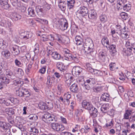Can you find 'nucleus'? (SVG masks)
<instances>
[{
	"label": "nucleus",
	"instance_id": "nucleus-1",
	"mask_svg": "<svg viewBox=\"0 0 135 135\" xmlns=\"http://www.w3.org/2000/svg\"><path fill=\"white\" fill-rule=\"evenodd\" d=\"M85 49V53L91 55L92 57L95 56L96 51L94 49V44L92 40L90 38L85 40V44L83 45Z\"/></svg>",
	"mask_w": 135,
	"mask_h": 135
},
{
	"label": "nucleus",
	"instance_id": "nucleus-2",
	"mask_svg": "<svg viewBox=\"0 0 135 135\" xmlns=\"http://www.w3.org/2000/svg\"><path fill=\"white\" fill-rule=\"evenodd\" d=\"M82 107L88 111H91V113H90L91 116H96L97 114V109L93 107L91 102L87 100H84L82 103Z\"/></svg>",
	"mask_w": 135,
	"mask_h": 135
},
{
	"label": "nucleus",
	"instance_id": "nucleus-3",
	"mask_svg": "<svg viewBox=\"0 0 135 135\" xmlns=\"http://www.w3.org/2000/svg\"><path fill=\"white\" fill-rule=\"evenodd\" d=\"M51 126L53 129L57 132L62 131L65 129L63 125L58 123H52Z\"/></svg>",
	"mask_w": 135,
	"mask_h": 135
},
{
	"label": "nucleus",
	"instance_id": "nucleus-4",
	"mask_svg": "<svg viewBox=\"0 0 135 135\" xmlns=\"http://www.w3.org/2000/svg\"><path fill=\"white\" fill-rule=\"evenodd\" d=\"M42 120L46 123H52V122L56 121V120L54 116L48 114H44L42 117ZM53 122H52L53 123Z\"/></svg>",
	"mask_w": 135,
	"mask_h": 135
},
{
	"label": "nucleus",
	"instance_id": "nucleus-5",
	"mask_svg": "<svg viewBox=\"0 0 135 135\" xmlns=\"http://www.w3.org/2000/svg\"><path fill=\"white\" fill-rule=\"evenodd\" d=\"M59 28L62 31H64L67 28L68 23L66 19H62L59 22Z\"/></svg>",
	"mask_w": 135,
	"mask_h": 135
},
{
	"label": "nucleus",
	"instance_id": "nucleus-6",
	"mask_svg": "<svg viewBox=\"0 0 135 135\" xmlns=\"http://www.w3.org/2000/svg\"><path fill=\"white\" fill-rule=\"evenodd\" d=\"M88 11L87 8L85 7H80L79 9L76 12V15H79L80 16L84 17L87 15Z\"/></svg>",
	"mask_w": 135,
	"mask_h": 135
},
{
	"label": "nucleus",
	"instance_id": "nucleus-7",
	"mask_svg": "<svg viewBox=\"0 0 135 135\" xmlns=\"http://www.w3.org/2000/svg\"><path fill=\"white\" fill-rule=\"evenodd\" d=\"M0 25L6 27H10L12 26V24L10 20L7 18L2 19L0 21Z\"/></svg>",
	"mask_w": 135,
	"mask_h": 135
},
{
	"label": "nucleus",
	"instance_id": "nucleus-8",
	"mask_svg": "<svg viewBox=\"0 0 135 135\" xmlns=\"http://www.w3.org/2000/svg\"><path fill=\"white\" fill-rule=\"evenodd\" d=\"M64 56L65 58L64 59L68 61H71L73 60L76 62H78V60L76 55H73L70 52L66 54Z\"/></svg>",
	"mask_w": 135,
	"mask_h": 135
},
{
	"label": "nucleus",
	"instance_id": "nucleus-9",
	"mask_svg": "<svg viewBox=\"0 0 135 135\" xmlns=\"http://www.w3.org/2000/svg\"><path fill=\"white\" fill-rule=\"evenodd\" d=\"M67 3V0H60L58 6L62 11H64L66 9Z\"/></svg>",
	"mask_w": 135,
	"mask_h": 135
},
{
	"label": "nucleus",
	"instance_id": "nucleus-10",
	"mask_svg": "<svg viewBox=\"0 0 135 135\" xmlns=\"http://www.w3.org/2000/svg\"><path fill=\"white\" fill-rule=\"evenodd\" d=\"M5 74L6 76L12 79H15L16 77L15 74L10 69H7L5 70Z\"/></svg>",
	"mask_w": 135,
	"mask_h": 135
},
{
	"label": "nucleus",
	"instance_id": "nucleus-11",
	"mask_svg": "<svg viewBox=\"0 0 135 135\" xmlns=\"http://www.w3.org/2000/svg\"><path fill=\"white\" fill-rule=\"evenodd\" d=\"M83 69L80 67L78 66L74 67L72 70V73L76 75H79L82 72Z\"/></svg>",
	"mask_w": 135,
	"mask_h": 135
},
{
	"label": "nucleus",
	"instance_id": "nucleus-12",
	"mask_svg": "<svg viewBox=\"0 0 135 135\" xmlns=\"http://www.w3.org/2000/svg\"><path fill=\"white\" fill-rule=\"evenodd\" d=\"M9 124H7L4 122L0 121V127L3 129V131H7L10 132V130L9 128Z\"/></svg>",
	"mask_w": 135,
	"mask_h": 135
},
{
	"label": "nucleus",
	"instance_id": "nucleus-13",
	"mask_svg": "<svg viewBox=\"0 0 135 135\" xmlns=\"http://www.w3.org/2000/svg\"><path fill=\"white\" fill-rule=\"evenodd\" d=\"M107 52L105 50H103L99 53V59L102 62H104L107 56Z\"/></svg>",
	"mask_w": 135,
	"mask_h": 135
},
{
	"label": "nucleus",
	"instance_id": "nucleus-14",
	"mask_svg": "<svg viewBox=\"0 0 135 135\" xmlns=\"http://www.w3.org/2000/svg\"><path fill=\"white\" fill-rule=\"evenodd\" d=\"M8 0H0V4L3 8L7 9L10 7V4L8 3Z\"/></svg>",
	"mask_w": 135,
	"mask_h": 135
},
{
	"label": "nucleus",
	"instance_id": "nucleus-15",
	"mask_svg": "<svg viewBox=\"0 0 135 135\" xmlns=\"http://www.w3.org/2000/svg\"><path fill=\"white\" fill-rule=\"evenodd\" d=\"M67 8L69 10H73L75 3V0H67Z\"/></svg>",
	"mask_w": 135,
	"mask_h": 135
},
{
	"label": "nucleus",
	"instance_id": "nucleus-16",
	"mask_svg": "<svg viewBox=\"0 0 135 135\" xmlns=\"http://www.w3.org/2000/svg\"><path fill=\"white\" fill-rule=\"evenodd\" d=\"M36 10L37 15L39 16L42 15L45 12L43 7L39 6H36Z\"/></svg>",
	"mask_w": 135,
	"mask_h": 135
},
{
	"label": "nucleus",
	"instance_id": "nucleus-17",
	"mask_svg": "<svg viewBox=\"0 0 135 135\" xmlns=\"http://www.w3.org/2000/svg\"><path fill=\"white\" fill-rule=\"evenodd\" d=\"M38 35L39 36H41V40L44 42L48 41L49 38L50 37L52 38L51 39V40H54V37L52 36L51 35L48 36L45 34H43L41 36L40 35L38 34Z\"/></svg>",
	"mask_w": 135,
	"mask_h": 135
},
{
	"label": "nucleus",
	"instance_id": "nucleus-18",
	"mask_svg": "<svg viewBox=\"0 0 135 135\" xmlns=\"http://www.w3.org/2000/svg\"><path fill=\"white\" fill-rule=\"evenodd\" d=\"M57 68L61 71H64L66 70V68L64 64L61 62H59L56 65Z\"/></svg>",
	"mask_w": 135,
	"mask_h": 135
},
{
	"label": "nucleus",
	"instance_id": "nucleus-19",
	"mask_svg": "<svg viewBox=\"0 0 135 135\" xmlns=\"http://www.w3.org/2000/svg\"><path fill=\"white\" fill-rule=\"evenodd\" d=\"M75 40L76 41V44L77 45H83L84 44L83 39L80 36H76Z\"/></svg>",
	"mask_w": 135,
	"mask_h": 135
},
{
	"label": "nucleus",
	"instance_id": "nucleus-20",
	"mask_svg": "<svg viewBox=\"0 0 135 135\" xmlns=\"http://www.w3.org/2000/svg\"><path fill=\"white\" fill-rule=\"evenodd\" d=\"M12 53L14 55H17L20 53V50L19 47L17 45H14L12 47L11 50Z\"/></svg>",
	"mask_w": 135,
	"mask_h": 135
},
{
	"label": "nucleus",
	"instance_id": "nucleus-21",
	"mask_svg": "<svg viewBox=\"0 0 135 135\" xmlns=\"http://www.w3.org/2000/svg\"><path fill=\"white\" fill-rule=\"evenodd\" d=\"M131 5L128 3H126L122 7H118V10H120L123 9V10L126 12H127L129 11L131 9Z\"/></svg>",
	"mask_w": 135,
	"mask_h": 135
},
{
	"label": "nucleus",
	"instance_id": "nucleus-22",
	"mask_svg": "<svg viewBox=\"0 0 135 135\" xmlns=\"http://www.w3.org/2000/svg\"><path fill=\"white\" fill-rule=\"evenodd\" d=\"M1 54L6 59L10 58L11 56V53L8 50H5L2 51Z\"/></svg>",
	"mask_w": 135,
	"mask_h": 135
},
{
	"label": "nucleus",
	"instance_id": "nucleus-23",
	"mask_svg": "<svg viewBox=\"0 0 135 135\" xmlns=\"http://www.w3.org/2000/svg\"><path fill=\"white\" fill-rule=\"evenodd\" d=\"M110 99V96L107 93H104L102 95L101 97L102 100L104 101L108 102Z\"/></svg>",
	"mask_w": 135,
	"mask_h": 135
},
{
	"label": "nucleus",
	"instance_id": "nucleus-24",
	"mask_svg": "<svg viewBox=\"0 0 135 135\" xmlns=\"http://www.w3.org/2000/svg\"><path fill=\"white\" fill-rule=\"evenodd\" d=\"M109 104H104L101 108V110L103 113L108 112L109 109Z\"/></svg>",
	"mask_w": 135,
	"mask_h": 135
},
{
	"label": "nucleus",
	"instance_id": "nucleus-25",
	"mask_svg": "<svg viewBox=\"0 0 135 135\" xmlns=\"http://www.w3.org/2000/svg\"><path fill=\"white\" fill-rule=\"evenodd\" d=\"M88 14V17L91 19L95 18L97 16L96 12L94 10H91L90 12Z\"/></svg>",
	"mask_w": 135,
	"mask_h": 135
},
{
	"label": "nucleus",
	"instance_id": "nucleus-26",
	"mask_svg": "<svg viewBox=\"0 0 135 135\" xmlns=\"http://www.w3.org/2000/svg\"><path fill=\"white\" fill-rule=\"evenodd\" d=\"M5 74L3 76H2L0 78V80L4 84H8L10 82V80L5 77Z\"/></svg>",
	"mask_w": 135,
	"mask_h": 135
},
{
	"label": "nucleus",
	"instance_id": "nucleus-27",
	"mask_svg": "<svg viewBox=\"0 0 135 135\" xmlns=\"http://www.w3.org/2000/svg\"><path fill=\"white\" fill-rule=\"evenodd\" d=\"M12 18L15 21H17L20 20L21 18V16L17 13L15 12L12 13Z\"/></svg>",
	"mask_w": 135,
	"mask_h": 135
},
{
	"label": "nucleus",
	"instance_id": "nucleus-28",
	"mask_svg": "<svg viewBox=\"0 0 135 135\" xmlns=\"http://www.w3.org/2000/svg\"><path fill=\"white\" fill-rule=\"evenodd\" d=\"M78 88V85L75 83L72 84L70 87V89L71 91L73 92L77 93Z\"/></svg>",
	"mask_w": 135,
	"mask_h": 135
},
{
	"label": "nucleus",
	"instance_id": "nucleus-29",
	"mask_svg": "<svg viewBox=\"0 0 135 135\" xmlns=\"http://www.w3.org/2000/svg\"><path fill=\"white\" fill-rule=\"evenodd\" d=\"M28 14L30 16L34 17L36 16L34 9L32 7L29 8L28 9Z\"/></svg>",
	"mask_w": 135,
	"mask_h": 135
},
{
	"label": "nucleus",
	"instance_id": "nucleus-30",
	"mask_svg": "<svg viewBox=\"0 0 135 135\" xmlns=\"http://www.w3.org/2000/svg\"><path fill=\"white\" fill-rule=\"evenodd\" d=\"M0 103L4 105L8 106L10 104V101L9 100L1 99H0Z\"/></svg>",
	"mask_w": 135,
	"mask_h": 135
},
{
	"label": "nucleus",
	"instance_id": "nucleus-31",
	"mask_svg": "<svg viewBox=\"0 0 135 135\" xmlns=\"http://www.w3.org/2000/svg\"><path fill=\"white\" fill-rule=\"evenodd\" d=\"M23 87L20 88L18 90L16 91V95L20 97H23Z\"/></svg>",
	"mask_w": 135,
	"mask_h": 135
},
{
	"label": "nucleus",
	"instance_id": "nucleus-32",
	"mask_svg": "<svg viewBox=\"0 0 135 135\" xmlns=\"http://www.w3.org/2000/svg\"><path fill=\"white\" fill-rule=\"evenodd\" d=\"M52 57L55 60H59L61 58V55L57 52L54 51L52 55Z\"/></svg>",
	"mask_w": 135,
	"mask_h": 135
},
{
	"label": "nucleus",
	"instance_id": "nucleus-33",
	"mask_svg": "<svg viewBox=\"0 0 135 135\" xmlns=\"http://www.w3.org/2000/svg\"><path fill=\"white\" fill-rule=\"evenodd\" d=\"M115 27V29L116 33L120 36L122 35V28L120 26L117 25Z\"/></svg>",
	"mask_w": 135,
	"mask_h": 135
},
{
	"label": "nucleus",
	"instance_id": "nucleus-34",
	"mask_svg": "<svg viewBox=\"0 0 135 135\" xmlns=\"http://www.w3.org/2000/svg\"><path fill=\"white\" fill-rule=\"evenodd\" d=\"M23 88V97H28L31 95V93L28 90L24 87Z\"/></svg>",
	"mask_w": 135,
	"mask_h": 135
},
{
	"label": "nucleus",
	"instance_id": "nucleus-35",
	"mask_svg": "<svg viewBox=\"0 0 135 135\" xmlns=\"http://www.w3.org/2000/svg\"><path fill=\"white\" fill-rule=\"evenodd\" d=\"M55 78L54 76H52L51 77L50 76L48 75L47 77V81L46 84L49 85H51L52 83V81L55 80Z\"/></svg>",
	"mask_w": 135,
	"mask_h": 135
},
{
	"label": "nucleus",
	"instance_id": "nucleus-36",
	"mask_svg": "<svg viewBox=\"0 0 135 135\" xmlns=\"http://www.w3.org/2000/svg\"><path fill=\"white\" fill-rule=\"evenodd\" d=\"M38 106L39 108L41 110H46V103L44 102H40L38 104Z\"/></svg>",
	"mask_w": 135,
	"mask_h": 135
},
{
	"label": "nucleus",
	"instance_id": "nucleus-37",
	"mask_svg": "<svg viewBox=\"0 0 135 135\" xmlns=\"http://www.w3.org/2000/svg\"><path fill=\"white\" fill-rule=\"evenodd\" d=\"M127 3V0H119L117 1V8L118 9L119 7H122Z\"/></svg>",
	"mask_w": 135,
	"mask_h": 135
},
{
	"label": "nucleus",
	"instance_id": "nucleus-38",
	"mask_svg": "<svg viewBox=\"0 0 135 135\" xmlns=\"http://www.w3.org/2000/svg\"><path fill=\"white\" fill-rule=\"evenodd\" d=\"M100 19L102 22L104 23L108 20V18L107 16L104 14H102L100 16Z\"/></svg>",
	"mask_w": 135,
	"mask_h": 135
},
{
	"label": "nucleus",
	"instance_id": "nucleus-39",
	"mask_svg": "<svg viewBox=\"0 0 135 135\" xmlns=\"http://www.w3.org/2000/svg\"><path fill=\"white\" fill-rule=\"evenodd\" d=\"M91 100L92 102L94 104H95V105H97L98 107V105H100V104L99 102V98L98 97H94Z\"/></svg>",
	"mask_w": 135,
	"mask_h": 135
},
{
	"label": "nucleus",
	"instance_id": "nucleus-40",
	"mask_svg": "<svg viewBox=\"0 0 135 135\" xmlns=\"http://www.w3.org/2000/svg\"><path fill=\"white\" fill-rule=\"evenodd\" d=\"M53 107V103L51 101L48 102L46 103V110H50Z\"/></svg>",
	"mask_w": 135,
	"mask_h": 135
},
{
	"label": "nucleus",
	"instance_id": "nucleus-41",
	"mask_svg": "<svg viewBox=\"0 0 135 135\" xmlns=\"http://www.w3.org/2000/svg\"><path fill=\"white\" fill-rule=\"evenodd\" d=\"M12 5L16 8H18L21 6L20 3L18 0L14 2H12Z\"/></svg>",
	"mask_w": 135,
	"mask_h": 135
},
{
	"label": "nucleus",
	"instance_id": "nucleus-42",
	"mask_svg": "<svg viewBox=\"0 0 135 135\" xmlns=\"http://www.w3.org/2000/svg\"><path fill=\"white\" fill-rule=\"evenodd\" d=\"M101 42L102 45L104 46H105L106 44L107 45H109V42L107 37L103 38L102 39Z\"/></svg>",
	"mask_w": 135,
	"mask_h": 135
},
{
	"label": "nucleus",
	"instance_id": "nucleus-43",
	"mask_svg": "<svg viewBox=\"0 0 135 135\" xmlns=\"http://www.w3.org/2000/svg\"><path fill=\"white\" fill-rule=\"evenodd\" d=\"M89 85V84L86 81V82L84 83V84L83 85L85 89L88 91L91 88V85Z\"/></svg>",
	"mask_w": 135,
	"mask_h": 135
},
{
	"label": "nucleus",
	"instance_id": "nucleus-44",
	"mask_svg": "<svg viewBox=\"0 0 135 135\" xmlns=\"http://www.w3.org/2000/svg\"><path fill=\"white\" fill-rule=\"evenodd\" d=\"M120 15L122 18L124 20H126L128 19V14L124 12H122Z\"/></svg>",
	"mask_w": 135,
	"mask_h": 135
},
{
	"label": "nucleus",
	"instance_id": "nucleus-45",
	"mask_svg": "<svg viewBox=\"0 0 135 135\" xmlns=\"http://www.w3.org/2000/svg\"><path fill=\"white\" fill-rule=\"evenodd\" d=\"M90 64H86V67L87 68H86L88 70L93 74V73L94 72V70L95 69H93L91 67H90Z\"/></svg>",
	"mask_w": 135,
	"mask_h": 135
},
{
	"label": "nucleus",
	"instance_id": "nucleus-46",
	"mask_svg": "<svg viewBox=\"0 0 135 135\" xmlns=\"http://www.w3.org/2000/svg\"><path fill=\"white\" fill-rule=\"evenodd\" d=\"M31 33L28 31H26L25 33V37H23V39L27 40L30 38L31 37Z\"/></svg>",
	"mask_w": 135,
	"mask_h": 135
},
{
	"label": "nucleus",
	"instance_id": "nucleus-47",
	"mask_svg": "<svg viewBox=\"0 0 135 135\" xmlns=\"http://www.w3.org/2000/svg\"><path fill=\"white\" fill-rule=\"evenodd\" d=\"M78 26H73L72 27L71 29V34L73 36V35H74V33H76L77 31L78 30Z\"/></svg>",
	"mask_w": 135,
	"mask_h": 135
},
{
	"label": "nucleus",
	"instance_id": "nucleus-48",
	"mask_svg": "<svg viewBox=\"0 0 135 135\" xmlns=\"http://www.w3.org/2000/svg\"><path fill=\"white\" fill-rule=\"evenodd\" d=\"M110 69L111 71H114L115 70L116 64L114 62H112L109 64Z\"/></svg>",
	"mask_w": 135,
	"mask_h": 135
},
{
	"label": "nucleus",
	"instance_id": "nucleus-49",
	"mask_svg": "<svg viewBox=\"0 0 135 135\" xmlns=\"http://www.w3.org/2000/svg\"><path fill=\"white\" fill-rule=\"evenodd\" d=\"M14 83L16 85L21 86V85L23 84V82L18 80L14 81Z\"/></svg>",
	"mask_w": 135,
	"mask_h": 135
},
{
	"label": "nucleus",
	"instance_id": "nucleus-50",
	"mask_svg": "<svg viewBox=\"0 0 135 135\" xmlns=\"http://www.w3.org/2000/svg\"><path fill=\"white\" fill-rule=\"evenodd\" d=\"M32 63L31 64H29L27 66V68L25 70L26 72L28 74L30 71L31 69Z\"/></svg>",
	"mask_w": 135,
	"mask_h": 135
},
{
	"label": "nucleus",
	"instance_id": "nucleus-51",
	"mask_svg": "<svg viewBox=\"0 0 135 135\" xmlns=\"http://www.w3.org/2000/svg\"><path fill=\"white\" fill-rule=\"evenodd\" d=\"M4 89L6 90L9 91L12 89V86L11 85L4 84Z\"/></svg>",
	"mask_w": 135,
	"mask_h": 135
},
{
	"label": "nucleus",
	"instance_id": "nucleus-52",
	"mask_svg": "<svg viewBox=\"0 0 135 135\" xmlns=\"http://www.w3.org/2000/svg\"><path fill=\"white\" fill-rule=\"evenodd\" d=\"M9 100L10 101V102H11L14 104L18 103L19 102V101L17 99L13 97L10 98Z\"/></svg>",
	"mask_w": 135,
	"mask_h": 135
},
{
	"label": "nucleus",
	"instance_id": "nucleus-53",
	"mask_svg": "<svg viewBox=\"0 0 135 135\" xmlns=\"http://www.w3.org/2000/svg\"><path fill=\"white\" fill-rule=\"evenodd\" d=\"M86 81L89 84L90 83L93 84L95 83V80L94 78H90L89 79L87 80Z\"/></svg>",
	"mask_w": 135,
	"mask_h": 135
},
{
	"label": "nucleus",
	"instance_id": "nucleus-54",
	"mask_svg": "<svg viewBox=\"0 0 135 135\" xmlns=\"http://www.w3.org/2000/svg\"><path fill=\"white\" fill-rule=\"evenodd\" d=\"M3 67V65L2 63H0V78L2 76H3L5 74L2 71Z\"/></svg>",
	"mask_w": 135,
	"mask_h": 135
},
{
	"label": "nucleus",
	"instance_id": "nucleus-55",
	"mask_svg": "<svg viewBox=\"0 0 135 135\" xmlns=\"http://www.w3.org/2000/svg\"><path fill=\"white\" fill-rule=\"evenodd\" d=\"M15 65L18 67H21L22 65V64L20 61L17 59L15 60Z\"/></svg>",
	"mask_w": 135,
	"mask_h": 135
},
{
	"label": "nucleus",
	"instance_id": "nucleus-56",
	"mask_svg": "<svg viewBox=\"0 0 135 135\" xmlns=\"http://www.w3.org/2000/svg\"><path fill=\"white\" fill-rule=\"evenodd\" d=\"M112 77H112H109L108 79V80L110 83L115 84L116 82V79L114 77Z\"/></svg>",
	"mask_w": 135,
	"mask_h": 135
},
{
	"label": "nucleus",
	"instance_id": "nucleus-57",
	"mask_svg": "<svg viewBox=\"0 0 135 135\" xmlns=\"http://www.w3.org/2000/svg\"><path fill=\"white\" fill-rule=\"evenodd\" d=\"M30 131L31 132H32L33 133L38 134L39 133V132L38 129L35 127H33V128H31L30 129Z\"/></svg>",
	"mask_w": 135,
	"mask_h": 135
},
{
	"label": "nucleus",
	"instance_id": "nucleus-58",
	"mask_svg": "<svg viewBox=\"0 0 135 135\" xmlns=\"http://www.w3.org/2000/svg\"><path fill=\"white\" fill-rule=\"evenodd\" d=\"M71 97V95L68 93H66L64 95V100L69 99Z\"/></svg>",
	"mask_w": 135,
	"mask_h": 135
},
{
	"label": "nucleus",
	"instance_id": "nucleus-59",
	"mask_svg": "<svg viewBox=\"0 0 135 135\" xmlns=\"http://www.w3.org/2000/svg\"><path fill=\"white\" fill-rule=\"evenodd\" d=\"M63 85L61 84H58L57 85V89L59 92H61L63 90Z\"/></svg>",
	"mask_w": 135,
	"mask_h": 135
},
{
	"label": "nucleus",
	"instance_id": "nucleus-60",
	"mask_svg": "<svg viewBox=\"0 0 135 135\" xmlns=\"http://www.w3.org/2000/svg\"><path fill=\"white\" fill-rule=\"evenodd\" d=\"M106 126L108 127H112L113 125V124L112 120H111L109 122L107 123L106 124Z\"/></svg>",
	"mask_w": 135,
	"mask_h": 135
},
{
	"label": "nucleus",
	"instance_id": "nucleus-61",
	"mask_svg": "<svg viewBox=\"0 0 135 135\" xmlns=\"http://www.w3.org/2000/svg\"><path fill=\"white\" fill-rule=\"evenodd\" d=\"M128 49H129V51H131L132 50V49H133L135 51V42L132 43L131 47H128Z\"/></svg>",
	"mask_w": 135,
	"mask_h": 135
},
{
	"label": "nucleus",
	"instance_id": "nucleus-62",
	"mask_svg": "<svg viewBox=\"0 0 135 135\" xmlns=\"http://www.w3.org/2000/svg\"><path fill=\"white\" fill-rule=\"evenodd\" d=\"M46 66H43L40 70V72L42 74H44L46 71Z\"/></svg>",
	"mask_w": 135,
	"mask_h": 135
},
{
	"label": "nucleus",
	"instance_id": "nucleus-63",
	"mask_svg": "<svg viewBox=\"0 0 135 135\" xmlns=\"http://www.w3.org/2000/svg\"><path fill=\"white\" fill-rule=\"evenodd\" d=\"M65 78L66 80H72L73 77L69 74H66L65 76Z\"/></svg>",
	"mask_w": 135,
	"mask_h": 135
},
{
	"label": "nucleus",
	"instance_id": "nucleus-64",
	"mask_svg": "<svg viewBox=\"0 0 135 135\" xmlns=\"http://www.w3.org/2000/svg\"><path fill=\"white\" fill-rule=\"evenodd\" d=\"M47 96L49 98L52 99V98L54 97V94L52 92H50L48 93Z\"/></svg>",
	"mask_w": 135,
	"mask_h": 135
}]
</instances>
